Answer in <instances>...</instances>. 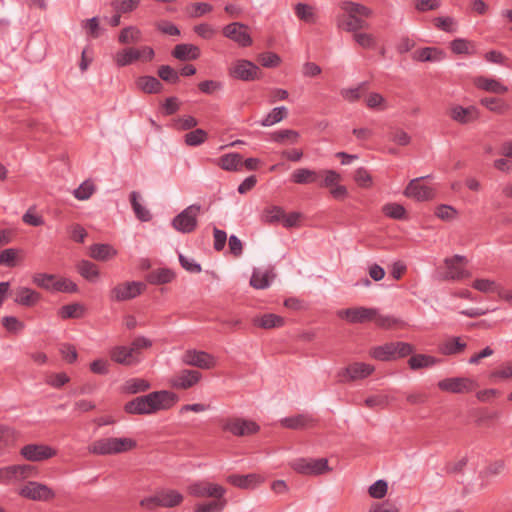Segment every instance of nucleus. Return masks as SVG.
<instances>
[{
	"label": "nucleus",
	"instance_id": "obj_1",
	"mask_svg": "<svg viewBox=\"0 0 512 512\" xmlns=\"http://www.w3.org/2000/svg\"><path fill=\"white\" fill-rule=\"evenodd\" d=\"M188 493L197 498H211L207 502H199L194 512H223L227 506L225 487L207 480L194 482L188 486Z\"/></svg>",
	"mask_w": 512,
	"mask_h": 512
},
{
	"label": "nucleus",
	"instance_id": "obj_2",
	"mask_svg": "<svg viewBox=\"0 0 512 512\" xmlns=\"http://www.w3.org/2000/svg\"><path fill=\"white\" fill-rule=\"evenodd\" d=\"M177 401L178 396L175 393L162 390L134 398L125 404L124 410L129 414H154L171 408Z\"/></svg>",
	"mask_w": 512,
	"mask_h": 512
},
{
	"label": "nucleus",
	"instance_id": "obj_3",
	"mask_svg": "<svg viewBox=\"0 0 512 512\" xmlns=\"http://www.w3.org/2000/svg\"><path fill=\"white\" fill-rule=\"evenodd\" d=\"M343 15L338 18V26L348 32H356L368 28L364 18L371 15V10L359 3L344 1L340 4Z\"/></svg>",
	"mask_w": 512,
	"mask_h": 512
},
{
	"label": "nucleus",
	"instance_id": "obj_4",
	"mask_svg": "<svg viewBox=\"0 0 512 512\" xmlns=\"http://www.w3.org/2000/svg\"><path fill=\"white\" fill-rule=\"evenodd\" d=\"M137 447V441L130 437L101 438L88 447V451L95 455H117L130 452Z\"/></svg>",
	"mask_w": 512,
	"mask_h": 512
},
{
	"label": "nucleus",
	"instance_id": "obj_5",
	"mask_svg": "<svg viewBox=\"0 0 512 512\" xmlns=\"http://www.w3.org/2000/svg\"><path fill=\"white\" fill-rule=\"evenodd\" d=\"M154 58V50L149 46L127 47L119 50L113 56L118 67H125L134 62H149Z\"/></svg>",
	"mask_w": 512,
	"mask_h": 512
},
{
	"label": "nucleus",
	"instance_id": "obj_6",
	"mask_svg": "<svg viewBox=\"0 0 512 512\" xmlns=\"http://www.w3.org/2000/svg\"><path fill=\"white\" fill-rule=\"evenodd\" d=\"M228 74L237 80L253 81L260 79L262 73L253 62L246 59H236L230 64Z\"/></svg>",
	"mask_w": 512,
	"mask_h": 512
},
{
	"label": "nucleus",
	"instance_id": "obj_7",
	"mask_svg": "<svg viewBox=\"0 0 512 512\" xmlns=\"http://www.w3.org/2000/svg\"><path fill=\"white\" fill-rule=\"evenodd\" d=\"M200 206L193 204L185 208L171 222L172 227L181 233H192L197 228Z\"/></svg>",
	"mask_w": 512,
	"mask_h": 512
},
{
	"label": "nucleus",
	"instance_id": "obj_8",
	"mask_svg": "<svg viewBox=\"0 0 512 512\" xmlns=\"http://www.w3.org/2000/svg\"><path fill=\"white\" fill-rule=\"evenodd\" d=\"M424 177L412 179L404 190V195L415 201H430L436 196V189L424 183Z\"/></svg>",
	"mask_w": 512,
	"mask_h": 512
},
{
	"label": "nucleus",
	"instance_id": "obj_9",
	"mask_svg": "<svg viewBox=\"0 0 512 512\" xmlns=\"http://www.w3.org/2000/svg\"><path fill=\"white\" fill-rule=\"evenodd\" d=\"M291 467L298 473L306 475H321L331 471L327 459H296Z\"/></svg>",
	"mask_w": 512,
	"mask_h": 512
},
{
	"label": "nucleus",
	"instance_id": "obj_10",
	"mask_svg": "<svg viewBox=\"0 0 512 512\" xmlns=\"http://www.w3.org/2000/svg\"><path fill=\"white\" fill-rule=\"evenodd\" d=\"M467 260L460 255H454L444 260L445 272L441 274L444 280H461L470 277L469 272L465 269Z\"/></svg>",
	"mask_w": 512,
	"mask_h": 512
},
{
	"label": "nucleus",
	"instance_id": "obj_11",
	"mask_svg": "<svg viewBox=\"0 0 512 512\" xmlns=\"http://www.w3.org/2000/svg\"><path fill=\"white\" fill-rule=\"evenodd\" d=\"M375 371V367L364 362H353L338 372L340 382L365 379Z\"/></svg>",
	"mask_w": 512,
	"mask_h": 512
},
{
	"label": "nucleus",
	"instance_id": "obj_12",
	"mask_svg": "<svg viewBox=\"0 0 512 512\" xmlns=\"http://www.w3.org/2000/svg\"><path fill=\"white\" fill-rule=\"evenodd\" d=\"M182 362L189 366L210 370L216 367L217 359L205 351L190 349L182 355Z\"/></svg>",
	"mask_w": 512,
	"mask_h": 512
},
{
	"label": "nucleus",
	"instance_id": "obj_13",
	"mask_svg": "<svg viewBox=\"0 0 512 512\" xmlns=\"http://www.w3.org/2000/svg\"><path fill=\"white\" fill-rule=\"evenodd\" d=\"M19 495L33 501H49L55 497L54 491L45 484L30 481L19 490Z\"/></svg>",
	"mask_w": 512,
	"mask_h": 512
},
{
	"label": "nucleus",
	"instance_id": "obj_14",
	"mask_svg": "<svg viewBox=\"0 0 512 512\" xmlns=\"http://www.w3.org/2000/svg\"><path fill=\"white\" fill-rule=\"evenodd\" d=\"M222 429L235 436H248L259 431V426L250 420L241 418H228L222 421Z\"/></svg>",
	"mask_w": 512,
	"mask_h": 512
},
{
	"label": "nucleus",
	"instance_id": "obj_15",
	"mask_svg": "<svg viewBox=\"0 0 512 512\" xmlns=\"http://www.w3.org/2000/svg\"><path fill=\"white\" fill-rule=\"evenodd\" d=\"M477 386V382L468 377L445 378L438 382L440 390L450 393H468Z\"/></svg>",
	"mask_w": 512,
	"mask_h": 512
},
{
	"label": "nucleus",
	"instance_id": "obj_16",
	"mask_svg": "<svg viewBox=\"0 0 512 512\" xmlns=\"http://www.w3.org/2000/svg\"><path fill=\"white\" fill-rule=\"evenodd\" d=\"M146 285L142 282H123L111 290V298L115 301H126L142 294Z\"/></svg>",
	"mask_w": 512,
	"mask_h": 512
},
{
	"label": "nucleus",
	"instance_id": "obj_17",
	"mask_svg": "<svg viewBox=\"0 0 512 512\" xmlns=\"http://www.w3.org/2000/svg\"><path fill=\"white\" fill-rule=\"evenodd\" d=\"M21 455L28 461L41 462L57 455V450L45 444H28L22 447Z\"/></svg>",
	"mask_w": 512,
	"mask_h": 512
},
{
	"label": "nucleus",
	"instance_id": "obj_18",
	"mask_svg": "<svg viewBox=\"0 0 512 512\" xmlns=\"http://www.w3.org/2000/svg\"><path fill=\"white\" fill-rule=\"evenodd\" d=\"M201 379L202 374L199 371L182 369L171 377L170 385L175 389L187 390L197 385Z\"/></svg>",
	"mask_w": 512,
	"mask_h": 512
},
{
	"label": "nucleus",
	"instance_id": "obj_19",
	"mask_svg": "<svg viewBox=\"0 0 512 512\" xmlns=\"http://www.w3.org/2000/svg\"><path fill=\"white\" fill-rule=\"evenodd\" d=\"M248 27L240 22H233L226 25L222 33L223 35L236 42L241 47H247L252 44V38L247 32Z\"/></svg>",
	"mask_w": 512,
	"mask_h": 512
},
{
	"label": "nucleus",
	"instance_id": "obj_20",
	"mask_svg": "<svg viewBox=\"0 0 512 512\" xmlns=\"http://www.w3.org/2000/svg\"><path fill=\"white\" fill-rule=\"evenodd\" d=\"M337 315L339 318L352 324L364 323L367 321H372V318L375 316V309L366 307H352L339 310Z\"/></svg>",
	"mask_w": 512,
	"mask_h": 512
},
{
	"label": "nucleus",
	"instance_id": "obj_21",
	"mask_svg": "<svg viewBox=\"0 0 512 512\" xmlns=\"http://www.w3.org/2000/svg\"><path fill=\"white\" fill-rule=\"evenodd\" d=\"M449 117L460 123V124H468L476 121L480 112L475 106L463 107L461 105H452L448 109Z\"/></svg>",
	"mask_w": 512,
	"mask_h": 512
},
{
	"label": "nucleus",
	"instance_id": "obj_22",
	"mask_svg": "<svg viewBox=\"0 0 512 512\" xmlns=\"http://www.w3.org/2000/svg\"><path fill=\"white\" fill-rule=\"evenodd\" d=\"M111 359L125 366H131L139 362V358L135 356L131 347L127 346H115L110 350Z\"/></svg>",
	"mask_w": 512,
	"mask_h": 512
},
{
	"label": "nucleus",
	"instance_id": "obj_23",
	"mask_svg": "<svg viewBox=\"0 0 512 512\" xmlns=\"http://www.w3.org/2000/svg\"><path fill=\"white\" fill-rule=\"evenodd\" d=\"M227 481L238 488L241 489H253L263 482V478L257 474H248V475H229L227 477Z\"/></svg>",
	"mask_w": 512,
	"mask_h": 512
},
{
	"label": "nucleus",
	"instance_id": "obj_24",
	"mask_svg": "<svg viewBox=\"0 0 512 512\" xmlns=\"http://www.w3.org/2000/svg\"><path fill=\"white\" fill-rule=\"evenodd\" d=\"M474 85L486 92L494 94H505L508 87L494 78L479 76L474 79Z\"/></svg>",
	"mask_w": 512,
	"mask_h": 512
},
{
	"label": "nucleus",
	"instance_id": "obj_25",
	"mask_svg": "<svg viewBox=\"0 0 512 512\" xmlns=\"http://www.w3.org/2000/svg\"><path fill=\"white\" fill-rule=\"evenodd\" d=\"M466 346L460 337H450L439 344L438 350L443 355L452 356L462 353Z\"/></svg>",
	"mask_w": 512,
	"mask_h": 512
},
{
	"label": "nucleus",
	"instance_id": "obj_26",
	"mask_svg": "<svg viewBox=\"0 0 512 512\" xmlns=\"http://www.w3.org/2000/svg\"><path fill=\"white\" fill-rule=\"evenodd\" d=\"M117 255V250L109 244H94L89 248V256L97 261H108Z\"/></svg>",
	"mask_w": 512,
	"mask_h": 512
},
{
	"label": "nucleus",
	"instance_id": "obj_27",
	"mask_svg": "<svg viewBox=\"0 0 512 512\" xmlns=\"http://www.w3.org/2000/svg\"><path fill=\"white\" fill-rule=\"evenodd\" d=\"M252 322L259 328L272 329L283 326L285 321L284 318L279 315L268 313L255 316Z\"/></svg>",
	"mask_w": 512,
	"mask_h": 512
},
{
	"label": "nucleus",
	"instance_id": "obj_28",
	"mask_svg": "<svg viewBox=\"0 0 512 512\" xmlns=\"http://www.w3.org/2000/svg\"><path fill=\"white\" fill-rule=\"evenodd\" d=\"M274 278V274L272 269H254L251 279L250 285L255 289H265L269 287L271 280Z\"/></svg>",
	"mask_w": 512,
	"mask_h": 512
},
{
	"label": "nucleus",
	"instance_id": "obj_29",
	"mask_svg": "<svg viewBox=\"0 0 512 512\" xmlns=\"http://www.w3.org/2000/svg\"><path fill=\"white\" fill-rule=\"evenodd\" d=\"M440 360L427 354H413L408 360V365L412 370L431 368L438 364Z\"/></svg>",
	"mask_w": 512,
	"mask_h": 512
},
{
	"label": "nucleus",
	"instance_id": "obj_30",
	"mask_svg": "<svg viewBox=\"0 0 512 512\" xmlns=\"http://www.w3.org/2000/svg\"><path fill=\"white\" fill-rule=\"evenodd\" d=\"M172 54L179 60H195L200 56V49L193 44H179L175 46Z\"/></svg>",
	"mask_w": 512,
	"mask_h": 512
},
{
	"label": "nucleus",
	"instance_id": "obj_31",
	"mask_svg": "<svg viewBox=\"0 0 512 512\" xmlns=\"http://www.w3.org/2000/svg\"><path fill=\"white\" fill-rule=\"evenodd\" d=\"M471 286L473 289L484 293V294H497L499 293L501 285L498 284L495 280L484 277H476Z\"/></svg>",
	"mask_w": 512,
	"mask_h": 512
},
{
	"label": "nucleus",
	"instance_id": "obj_32",
	"mask_svg": "<svg viewBox=\"0 0 512 512\" xmlns=\"http://www.w3.org/2000/svg\"><path fill=\"white\" fill-rule=\"evenodd\" d=\"M480 104L488 111L496 114H504L510 108L506 101L497 97H483L480 99Z\"/></svg>",
	"mask_w": 512,
	"mask_h": 512
},
{
	"label": "nucleus",
	"instance_id": "obj_33",
	"mask_svg": "<svg viewBox=\"0 0 512 512\" xmlns=\"http://www.w3.org/2000/svg\"><path fill=\"white\" fill-rule=\"evenodd\" d=\"M394 344L387 342L383 345L374 346L369 350V355L375 360L390 361L394 360Z\"/></svg>",
	"mask_w": 512,
	"mask_h": 512
},
{
	"label": "nucleus",
	"instance_id": "obj_34",
	"mask_svg": "<svg viewBox=\"0 0 512 512\" xmlns=\"http://www.w3.org/2000/svg\"><path fill=\"white\" fill-rule=\"evenodd\" d=\"M217 164L226 171H238L243 165V162L240 154L229 153L221 156Z\"/></svg>",
	"mask_w": 512,
	"mask_h": 512
},
{
	"label": "nucleus",
	"instance_id": "obj_35",
	"mask_svg": "<svg viewBox=\"0 0 512 512\" xmlns=\"http://www.w3.org/2000/svg\"><path fill=\"white\" fill-rule=\"evenodd\" d=\"M40 294L32 289L22 287L16 292L15 301L25 306H33L40 300Z\"/></svg>",
	"mask_w": 512,
	"mask_h": 512
},
{
	"label": "nucleus",
	"instance_id": "obj_36",
	"mask_svg": "<svg viewBox=\"0 0 512 512\" xmlns=\"http://www.w3.org/2000/svg\"><path fill=\"white\" fill-rule=\"evenodd\" d=\"M318 174L314 170L308 168H299L291 174V180L296 184H310L317 180Z\"/></svg>",
	"mask_w": 512,
	"mask_h": 512
},
{
	"label": "nucleus",
	"instance_id": "obj_37",
	"mask_svg": "<svg viewBox=\"0 0 512 512\" xmlns=\"http://www.w3.org/2000/svg\"><path fill=\"white\" fill-rule=\"evenodd\" d=\"M137 88L145 93H158L162 89L161 82L152 76H142L136 81Z\"/></svg>",
	"mask_w": 512,
	"mask_h": 512
},
{
	"label": "nucleus",
	"instance_id": "obj_38",
	"mask_svg": "<svg viewBox=\"0 0 512 512\" xmlns=\"http://www.w3.org/2000/svg\"><path fill=\"white\" fill-rule=\"evenodd\" d=\"M295 14L306 23H315L318 18L316 8L305 3H298L295 6Z\"/></svg>",
	"mask_w": 512,
	"mask_h": 512
},
{
	"label": "nucleus",
	"instance_id": "obj_39",
	"mask_svg": "<svg viewBox=\"0 0 512 512\" xmlns=\"http://www.w3.org/2000/svg\"><path fill=\"white\" fill-rule=\"evenodd\" d=\"M413 58L418 61L436 62L443 59V52L437 48L426 47L415 51Z\"/></svg>",
	"mask_w": 512,
	"mask_h": 512
},
{
	"label": "nucleus",
	"instance_id": "obj_40",
	"mask_svg": "<svg viewBox=\"0 0 512 512\" xmlns=\"http://www.w3.org/2000/svg\"><path fill=\"white\" fill-rule=\"evenodd\" d=\"M161 507L172 508L181 504L183 496L175 490H162L159 492Z\"/></svg>",
	"mask_w": 512,
	"mask_h": 512
},
{
	"label": "nucleus",
	"instance_id": "obj_41",
	"mask_svg": "<svg viewBox=\"0 0 512 512\" xmlns=\"http://www.w3.org/2000/svg\"><path fill=\"white\" fill-rule=\"evenodd\" d=\"M77 271L82 277L89 281L97 280L100 275V271L97 265L87 260H82L79 262L77 265Z\"/></svg>",
	"mask_w": 512,
	"mask_h": 512
},
{
	"label": "nucleus",
	"instance_id": "obj_42",
	"mask_svg": "<svg viewBox=\"0 0 512 512\" xmlns=\"http://www.w3.org/2000/svg\"><path fill=\"white\" fill-rule=\"evenodd\" d=\"M312 423V419L307 415H296L281 420V425L289 429H304Z\"/></svg>",
	"mask_w": 512,
	"mask_h": 512
},
{
	"label": "nucleus",
	"instance_id": "obj_43",
	"mask_svg": "<svg viewBox=\"0 0 512 512\" xmlns=\"http://www.w3.org/2000/svg\"><path fill=\"white\" fill-rule=\"evenodd\" d=\"M450 48L455 54L472 55L475 53L474 42L464 39L457 38L450 43Z\"/></svg>",
	"mask_w": 512,
	"mask_h": 512
},
{
	"label": "nucleus",
	"instance_id": "obj_44",
	"mask_svg": "<svg viewBox=\"0 0 512 512\" xmlns=\"http://www.w3.org/2000/svg\"><path fill=\"white\" fill-rule=\"evenodd\" d=\"M372 321H374L378 327L383 329H394L403 325V322L400 319L390 315H382L376 309L375 316L372 318Z\"/></svg>",
	"mask_w": 512,
	"mask_h": 512
},
{
	"label": "nucleus",
	"instance_id": "obj_45",
	"mask_svg": "<svg viewBox=\"0 0 512 512\" xmlns=\"http://www.w3.org/2000/svg\"><path fill=\"white\" fill-rule=\"evenodd\" d=\"M142 39L141 31L135 26H129L120 31L119 42L121 44H134L140 42Z\"/></svg>",
	"mask_w": 512,
	"mask_h": 512
},
{
	"label": "nucleus",
	"instance_id": "obj_46",
	"mask_svg": "<svg viewBox=\"0 0 512 512\" xmlns=\"http://www.w3.org/2000/svg\"><path fill=\"white\" fill-rule=\"evenodd\" d=\"M96 186L92 180H85L73 191V196L79 201H86L95 193Z\"/></svg>",
	"mask_w": 512,
	"mask_h": 512
},
{
	"label": "nucleus",
	"instance_id": "obj_47",
	"mask_svg": "<svg viewBox=\"0 0 512 512\" xmlns=\"http://www.w3.org/2000/svg\"><path fill=\"white\" fill-rule=\"evenodd\" d=\"M320 176L322 177L320 186L327 188L329 191L342 181V176L338 172L330 169L320 171Z\"/></svg>",
	"mask_w": 512,
	"mask_h": 512
},
{
	"label": "nucleus",
	"instance_id": "obj_48",
	"mask_svg": "<svg viewBox=\"0 0 512 512\" xmlns=\"http://www.w3.org/2000/svg\"><path fill=\"white\" fill-rule=\"evenodd\" d=\"M175 277V274L166 268L152 271L148 276L147 280L151 284H166L170 283Z\"/></svg>",
	"mask_w": 512,
	"mask_h": 512
},
{
	"label": "nucleus",
	"instance_id": "obj_49",
	"mask_svg": "<svg viewBox=\"0 0 512 512\" xmlns=\"http://www.w3.org/2000/svg\"><path fill=\"white\" fill-rule=\"evenodd\" d=\"M150 388L149 382L144 379L134 378L125 382L122 391L128 394L144 392Z\"/></svg>",
	"mask_w": 512,
	"mask_h": 512
},
{
	"label": "nucleus",
	"instance_id": "obj_50",
	"mask_svg": "<svg viewBox=\"0 0 512 512\" xmlns=\"http://www.w3.org/2000/svg\"><path fill=\"white\" fill-rule=\"evenodd\" d=\"M365 104L369 109L376 111H384L388 108L386 99L376 92H372L366 96Z\"/></svg>",
	"mask_w": 512,
	"mask_h": 512
},
{
	"label": "nucleus",
	"instance_id": "obj_51",
	"mask_svg": "<svg viewBox=\"0 0 512 512\" xmlns=\"http://www.w3.org/2000/svg\"><path fill=\"white\" fill-rule=\"evenodd\" d=\"M390 398L387 394H374L364 400V405L369 409H384L389 405Z\"/></svg>",
	"mask_w": 512,
	"mask_h": 512
},
{
	"label": "nucleus",
	"instance_id": "obj_52",
	"mask_svg": "<svg viewBox=\"0 0 512 512\" xmlns=\"http://www.w3.org/2000/svg\"><path fill=\"white\" fill-rule=\"evenodd\" d=\"M287 116V109L285 107H276L270 111L265 118L260 122L261 126L269 127L279 123Z\"/></svg>",
	"mask_w": 512,
	"mask_h": 512
},
{
	"label": "nucleus",
	"instance_id": "obj_53",
	"mask_svg": "<svg viewBox=\"0 0 512 512\" xmlns=\"http://www.w3.org/2000/svg\"><path fill=\"white\" fill-rule=\"evenodd\" d=\"M186 11L192 18H199L213 11V6L206 2H194L187 6Z\"/></svg>",
	"mask_w": 512,
	"mask_h": 512
},
{
	"label": "nucleus",
	"instance_id": "obj_54",
	"mask_svg": "<svg viewBox=\"0 0 512 512\" xmlns=\"http://www.w3.org/2000/svg\"><path fill=\"white\" fill-rule=\"evenodd\" d=\"M272 139L278 143H297L299 140V133L295 130H280L272 133Z\"/></svg>",
	"mask_w": 512,
	"mask_h": 512
},
{
	"label": "nucleus",
	"instance_id": "obj_55",
	"mask_svg": "<svg viewBox=\"0 0 512 512\" xmlns=\"http://www.w3.org/2000/svg\"><path fill=\"white\" fill-rule=\"evenodd\" d=\"M285 210L280 206H270L263 211L262 219L267 223L282 222Z\"/></svg>",
	"mask_w": 512,
	"mask_h": 512
},
{
	"label": "nucleus",
	"instance_id": "obj_56",
	"mask_svg": "<svg viewBox=\"0 0 512 512\" xmlns=\"http://www.w3.org/2000/svg\"><path fill=\"white\" fill-rule=\"evenodd\" d=\"M13 473L14 481H20L36 476L37 468L28 464L13 465Z\"/></svg>",
	"mask_w": 512,
	"mask_h": 512
},
{
	"label": "nucleus",
	"instance_id": "obj_57",
	"mask_svg": "<svg viewBox=\"0 0 512 512\" xmlns=\"http://www.w3.org/2000/svg\"><path fill=\"white\" fill-rule=\"evenodd\" d=\"M138 198H139V194L137 192H132L130 194V201H131V205L134 210V213L139 220L149 221L151 218L150 212L139 203Z\"/></svg>",
	"mask_w": 512,
	"mask_h": 512
},
{
	"label": "nucleus",
	"instance_id": "obj_58",
	"mask_svg": "<svg viewBox=\"0 0 512 512\" xmlns=\"http://www.w3.org/2000/svg\"><path fill=\"white\" fill-rule=\"evenodd\" d=\"M382 212L393 219L402 220L406 218L405 208L398 203H387L382 207Z\"/></svg>",
	"mask_w": 512,
	"mask_h": 512
},
{
	"label": "nucleus",
	"instance_id": "obj_59",
	"mask_svg": "<svg viewBox=\"0 0 512 512\" xmlns=\"http://www.w3.org/2000/svg\"><path fill=\"white\" fill-rule=\"evenodd\" d=\"M55 275L45 274V273H37L33 276L32 281L35 285L40 288L53 291L55 284Z\"/></svg>",
	"mask_w": 512,
	"mask_h": 512
},
{
	"label": "nucleus",
	"instance_id": "obj_60",
	"mask_svg": "<svg viewBox=\"0 0 512 512\" xmlns=\"http://www.w3.org/2000/svg\"><path fill=\"white\" fill-rule=\"evenodd\" d=\"M490 378L502 381L512 380V360L502 363L490 374Z\"/></svg>",
	"mask_w": 512,
	"mask_h": 512
},
{
	"label": "nucleus",
	"instance_id": "obj_61",
	"mask_svg": "<svg viewBox=\"0 0 512 512\" xmlns=\"http://www.w3.org/2000/svg\"><path fill=\"white\" fill-rule=\"evenodd\" d=\"M84 313V307L78 303H72L63 306L59 310L60 317L67 318H80Z\"/></svg>",
	"mask_w": 512,
	"mask_h": 512
},
{
	"label": "nucleus",
	"instance_id": "obj_62",
	"mask_svg": "<svg viewBox=\"0 0 512 512\" xmlns=\"http://www.w3.org/2000/svg\"><path fill=\"white\" fill-rule=\"evenodd\" d=\"M365 87L366 84L361 83L356 87L343 88L340 91V95L346 101L353 103L361 98L362 92L364 91Z\"/></svg>",
	"mask_w": 512,
	"mask_h": 512
},
{
	"label": "nucleus",
	"instance_id": "obj_63",
	"mask_svg": "<svg viewBox=\"0 0 512 512\" xmlns=\"http://www.w3.org/2000/svg\"><path fill=\"white\" fill-rule=\"evenodd\" d=\"M258 61L265 68L278 67L282 62L280 56L273 52H265L259 54Z\"/></svg>",
	"mask_w": 512,
	"mask_h": 512
},
{
	"label": "nucleus",
	"instance_id": "obj_64",
	"mask_svg": "<svg viewBox=\"0 0 512 512\" xmlns=\"http://www.w3.org/2000/svg\"><path fill=\"white\" fill-rule=\"evenodd\" d=\"M353 38L355 42L363 48H373L376 45V38L370 33L358 30L353 32Z\"/></svg>",
	"mask_w": 512,
	"mask_h": 512
}]
</instances>
